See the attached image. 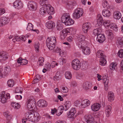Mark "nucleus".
Segmentation results:
<instances>
[{
  "label": "nucleus",
  "instance_id": "obj_1",
  "mask_svg": "<svg viewBox=\"0 0 123 123\" xmlns=\"http://www.w3.org/2000/svg\"><path fill=\"white\" fill-rule=\"evenodd\" d=\"M25 116L29 120L34 123L38 122L41 118L40 114L37 112H27L25 113Z\"/></svg>",
  "mask_w": 123,
  "mask_h": 123
},
{
  "label": "nucleus",
  "instance_id": "obj_2",
  "mask_svg": "<svg viewBox=\"0 0 123 123\" xmlns=\"http://www.w3.org/2000/svg\"><path fill=\"white\" fill-rule=\"evenodd\" d=\"M70 18L69 14L65 13L62 15L61 17V20L66 25H73L74 23V21L72 19Z\"/></svg>",
  "mask_w": 123,
  "mask_h": 123
},
{
  "label": "nucleus",
  "instance_id": "obj_3",
  "mask_svg": "<svg viewBox=\"0 0 123 123\" xmlns=\"http://www.w3.org/2000/svg\"><path fill=\"white\" fill-rule=\"evenodd\" d=\"M104 52L102 50H98L96 56L100 58L99 60L100 64L102 66H105L106 64L107 61L105 59L106 56L104 54Z\"/></svg>",
  "mask_w": 123,
  "mask_h": 123
},
{
  "label": "nucleus",
  "instance_id": "obj_4",
  "mask_svg": "<svg viewBox=\"0 0 123 123\" xmlns=\"http://www.w3.org/2000/svg\"><path fill=\"white\" fill-rule=\"evenodd\" d=\"M10 97V95L8 93H6L5 94L4 92H2L0 94V98L1 99V102L2 103L7 102V99H9Z\"/></svg>",
  "mask_w": 123,
  "mask_h": 123
},
{
  "label": "nucleus",
  "instance_id": "obj_5",
  "mask_svg": "<svg viewBox=\"0 0 123 123\" xmlns=\"http://www.w3.org/2000/svg\"><path fill=\"white\" fill-rule=\"evenodd\" d=\"M83 12L82 8H77L75 10L73 13V17L75 18H78L82 16Z\"/></svg>",
  "mask_w": 123,
  "mask_h": 123
},
{
  "label": "nucleus",
  "instance_id": "obj_6",
  "mask_svg": "<svg viewBox=\"0 0 123 123\" xmlns=\"http://www.w3.org/2000/svg\"><path fill=\"white\" fill-rule=\"evenodd\" d=\"M73 68L75 70H78L80 67V62L79 60L76 59L73 60L72 63Z\"/></svg>",
  "mask_w": 123,
  "mask_h": 123
},
{
  "label": "nucleus",
  "instance_id": "obj_7",
  "mask_svg": "<svg viewBox=\"0 0 123 123\" xmlns=\"http://www.w3.org/2000/svg\"><path fill=\"white\" fill-rule=\"evenodd\" d=\"M85 38L83 35H80L78 38V45L79 47H82L85 43Z\"/></svg>",
  "mask_w": 123,
  "mask_h": 123
},
{
  "label": "nucleus",
  "instance_id": "obj_8",
  "mask_svg": "<svg viewBox=\"0 0 123 123\" xmlns=\"http://www.w3.org/2000/svg\"><path fill=\"white\" fill-rule=\"evenodd\" d=\"M28 7L29 9L31 11H35L37 7V3L34 1H31L29 2Z\"/></svg>",
  "mask_w": 123,
  "mask_h": 123
},
{
  "label": "nucleus",
  "instance_id": "obj_9",
  "mask_svg": "<svg viewBox=\"0 0 123 123\" xmlns=\"http://www.w3.org/2000/svg\"><path fill=\"white\" fill-rule=\"evenodd\" d=\"M13 6L16 9H19L22 8L23 4L20 0H16L13 3Z\"/></svg>",
  "mask_w": 123,
  "mask_h": 123
},
{
  "label": "nucleus",
  "instance_id": "obj_10",
  "mask_svg": "<svg viewBox=\"0 0 123 123\" xmlns=\"http://www.w3.org/2000/svg\"><path fill=\"white\" fill-rule=\"evenodd\" d=\"M51 39L49 37H48L46 41V44L47 46L49 49L50 50H52L54 49V43L52 41Z\"/></svg>",
  "mask_w": 123,
  "mask_h": 123
},
{
  "label": "nucleus",
  "instance_id": "obj_11",
  "mask_svg": "<svg viewBox=\"0 0 123 123\" xmlns=\"http://www.w3.org/2000/svg\"><path fill=\"white\" fill-rule=\"evenodd\" d=\"M91 24L89 22L84 24L82 25L83 31L85 33H86L91 28Z\"/></svg>",
  "mask_w": 123,
  "mask_h": 123
},
{
  "label": "nucleus",
  "instance_id": "obj_12",
  "mask_svg": "<svg viewBox=\"0 0 123 123\" xmlns=\"http://www.w3.org/2000/svg\"><path fill=\"white\" fill-rule=\"evenodd\" d=\"M9 19L5 17H1L0 19V26H2L7 24L9 21Z\"/></svg>",
  "mask_w": 123,
  "mask_h": 123
},
{
  "label": "nucleus",
  "instance_id": "obj_13",
  "mask_svg": "<svg viewBox=\"0 0 123 123\" xmlns=\"http://www.w3.org/2000/svg\"><path fill=\"white\" fill-rule=\"evenodd\" d=\"M103 24L105 26V27L107 28H108L110 26V27L111 28H113L114 30H115L116 29V30H117V27L116 26H114L113 27V26H111H111V21L109 20H105L103 21Z\"/></svg>",
  "mask_w": 123,
  "mask_h": 123
},
{
  "label": "nucleus",
  "instance_id": "obj_14",
  "mask_svg": "<svg viewBox=\"0 0 123 123\" xmlns=\"http://www.w3.org/2000/svg\"><path fill=\"white\" fill-rule=\"evenodd\" d=\"M64 109V107L62 106H60L57 110L54 108V114L56 113V115L57 116H59L62 113L63 110Z\"/></svg>",
  "mask_w": 123,
  "mask_h": 123
},
{
  "label": "nucleus",
  "instance_id": "obj_15",
  "mask_svg": "<svg viewBox=\"0 0 123 123\" xmlns=\"http://www.w3.org/2000/svg\"><path fill=\"white\" fill-rule=\"evenodd\" d=\"M97 20V23L96 24V26L98 27L101 25L104 21L102 17L100 14L98 15Z\"/></svg>",
  "mask_w": 123,
  "mask_h": 123
},
{
  "label": "nucleus",
  "instance_id": "obj_16",
  "mask_svg": "<svg viewBox=\"0 0 123 123\" xmlns=\"http://www.w3.org/2000/svg\"><path fill=\"white\" fill-rule=\"evenodd\" d=\"M38 105L39 107H46L47 105L48 104L47 102L43 99L39 100L37 102Z\"/></svg>",
  "mask_w": 123,
  "mask_h": 123
},
{
  "label": "nucleus",
  "instance_id": "obj_17",
  "mask_svg": "<svg viewBox=\"0 0 123 123\" xmlns=\"http://www.w3.org/2000/svg\"><path fill=\"white\" fill-rule=\"evenodd\" d=\"M82 49V51L84 54L86 55H89L91 52V49L88 47H84L83 46L80 47Z\"/></svg>",
  "mask_w": 123,
  "mask_h": 123
},
{
  "label": "nucleus",
  "instance_id": "obj_18",
  "mask_svg": "<svg viewBox=\"0 0 123 123\" xmlns=\"http://www.w3.org/2000/svg\"><path fill=\"white\" fill-rule=\"evenodd\" d=\"M100 107V105L98 103L94 104L92 105L91 106L92 110L94 111H98Z\"/></svg>",
  "mask_w": 123,
  "mask_h": 123
},
{
  "label": "nucleus",
  "instance_id": "obj_19",
  "mask_svg": "<svg viewBox=\"0 0 123 123\" xmlns=\"http://www.w3.org/2000/svg\"><path fill=\"white\" fill-rule=\"evenodd\" d=\"M46 11L50 15H52L54 13V10L53 7L49 5H48L46 7Z\"/></svg>",
  "mask_w": 123,
  "mask_h": 123
},
{
  "label": "nucleus",
  "instance_id": "obj_20",
  "mask_svg": "<svg viewBox=\"0 0 123 123\" xmlns=\"http://www.w3.org/2000/svg\"><path fill=\"white\" fill-rule=\"evenodd\" d=\"M97 40L100 43H102L105 40V37L103 34H99L97 35Z\"/></svg>",
  "mask_w": 123,
  "mask_h": 123
},
{
  "label": "nucleus",
  "instance_id": "obj_21",
  "mask_svg": "<svg viewBox=\"0 0 123 123\" xmlns=\"http://www.w3.org/2000/svg\"><path fill=\"white\" fill-rule=\"evenodd\" d=\"M7 53L5 52H2L0 53V60L3 61L5 60L8 58Z\"/></svg>",
  "mask_w": 123,
  "mask_h": 123
},
{
  "label": "nucleus",
  "instance_id": "obj_22",
  "mask_svg": "<svg viewBox=\"0 0 123 123\" xmlns=\"http://www.w3.org/2000/svg\"><path fill=\"white\" fill-rule=\"evenodd\" d=\"M114 18L116 19H119L121 17V14L120 12L117 11H114L113 13Z\"/></svg>",
  "mask_w": 123,
  "mask_h": 123
},
{
  "label": "nucleus",
  "instance_id": "obj_23",
  "mask_svg": "<svg viewBox=\"0 0 123 123\" xmlns=\"http://www.w3.org/2000/svg\"><path fill=\"white\" fill-rule=\"evenodd\" d=\"M103 82L105 84V89L107 90L108 89V84L109 82V80L107 79L106 75L103 76L102 77Z\"/></svg>",
  "mask_w": 123,
  "mask_h": 123
},
{
  "label": "nucleus",
  "instance_id": "obj_24",
  "mask_svg": "<svg viewBox=\"0 0 123 123\" xmlns=\"http://www.w3.org/2000/svg\"><path fill=\"white\" fill-rule=\"evenodd\" d=\"M90 104V102L88 100L85 99L82 101L81 105L82 108H85L88 106Z\"/></svg>",
  "mask_w": 123,
  "mask_h": 123
},
{
  "label": "nucleus",
  "instance_id": "obj_25",
  "mask_svg": "<svg viewBox=\"0 0 123 123\" xmlns=\"http://www.w3.org/2000/svg\"><path fill=\"white\" fill-rule=\"evenodd\" d=\"M108 97L109 101H113L114 98V94L113 92L111 91L109 92H108Z\"/></svg>",
  "mask_w": 123,
  "mask_h": 123
},
{
  "label": "nucleus",
  "instance_id": "obj_26",
  "mask_svg": "<svg viewBox=\"0 0 123 123\" xmlns=\"http://www.w3.org/2000/svg\"><path fill=\"white\" fill-rule=\"evenodd\" d=\"M84 117L85 121L88 123V122L91 121H93L94 120V118L93 115H88L85 116Z\"/></svg>",
  "mask_w": 123,
  "mask_h": 123
},
{
  "label": "nucleus",
  "instance_id": "obj_27",
  "mask_svg": "<svg viewBox=\"0 0 123 123\" xmlns=\"http://www.w3.org/2000/svg\"><path fill=\"white\" fill-rule=\"evenodd\" d=\"M102 14L105 17H109L111 15V12L108 10L105 9L103 11Z\"/></svg>",
  "mask_w": 123,
  "mask_h": 123
},
{
  "label": "nucleus",
  "instance_id": "obj_28",
  "mask_svg": "<svg viewBox=\"0 0 123 123\" xmlns=\"http://www.w3.org/2000/svg\"><path fill=\"white\" fill-rule=\"evenodd\" d=\"M117 45L119 48H121L123 46V38H118L117 39Z\"/></svg>",
  "mask_w": 123,
  "mask_h": 123
},
{
  "label": "nucleus",
  "instance_id": "obj_29",
  "mask_svg": "<svg viewBox=\"0 0 123 123\" xmlns=\"http://www.w3.org/2000/svg\"><path fill=\"white\" fill-rule=\"evenodd\" d=\"M63 23L60 21H58L57 22L56 26L57 30L60 31L62 30L63 28Z\"/></svg>",
  "mask_w": 123,
  "mask_h": 123
},
{
  "label": "nucleus",
  "instance_id": "obj_30",
  "mask_svg": "<svg viewBox=\"0 0 123 123\" xmlns=\"http://www.w3.org/2000/svg\"><path fill=\"white\" fill-rule=\"evenodd\" d=\"M111 107L110 106H108L106 107L105 111L107 117H108L109 116V115L111 111Z\"/></svg>",
  "mask_w": 123,
  "mask_h": 123
},
{
  "label": "nucleus",
  "instance_id": "obj_31",
  "mask_svg": "<svg viewBox=\"0 0 123 123\" xmlns=\"http://www.w3.org/2000/svg\"><path fill=\"white\" fill-rule=\"evenodd\" d=\"M106 33L107 35L108 36V38L111 39L113 37V31L108 30L106 31Z\"/></svg>",
  "mask_w": 123,
  "mask_h": 123
},
{
  "label": "nucleus",
  "instance_id": "obj_32",
  "mask_svg": "<svg viewBox=\"0 0 123 123\" xmlns=\"http://www.w3.org/2000/svg\"><path fill=\"white\" fill-rule=\"evenodd\" d=\"M102 31L101 28L99 27L96 29H94L93 31V34L94 35H97L98 34L100 33Z\"/></svg>",
  "mask_w": 123,
  "mask_h": 123
},
{
  "label": "nucleus",
  "instance_id": "obj_33",
  "mask_svg": "<svg viewBox=\"0 0 123 123\" xmlns=\"http://www.w3.org/2000/svg\"><path fill=\"white\" fill-rule=\"evenodd\" d=\"M11 71V69L9 66L6 67L5 68L3 76L7 75Z\"/></svg>",
  "mask_w": 123,
  "mask_h": 123
},
{
  "label": "nucleus",
  "instance_id": "obj_34",
  "mask_svg": "<svg viewBox=\"0 0 123 123\" xmlns=\"http://www.w3.org/2000/svg\"><path fill=\"white\" fill-rule=\"evenodd\" d=\"M49 3L48 0H40L39 2V3L42 6H46L48 5H49L48 4Z\"/></svg>",
  "mask_w": 123,
  "mask_h": 123
},
{
  "label": "nucleus",
  "instance_id": "obj_35",
  "mask_svg": "<svg viewBox=\"0 0 123 123\" xmlns=\"http://www.w3.org/2000/svg\"><path fill=\"white\" fill-rule=\"evenodd\" d=\"M65 106L64 107V109L65 111L68 110L69 108L71 106V103L70 102L68 101H66L64 104Z\"/></svg>",
  "mask_w": 123,
  "mask_h": 123
},
{
  "label": "nucleus",
  "instance_id": "obj_36",
  "mask_svg": "<svg viewBox=\"0 0 123 123\" xmlns=\"http://www.w3.org/2000/svg\"><path fill=\"white\" fill-rule=\"evenodd\" d=\"M27 107L28 109L30 110H31V109L34 108V107H35V104H33L31 102H27Z\"/></svg>",
  "mask_w": 123,
  "mask_h": 123
},
{
  "label": "nucleus",
  "instance_id": "obj_37",
  "mask_svg": "<svg viewBox=\"0 0 123 123\" xmlns=\"http://www.w3.org/2000/svg\"><path fill=\"white\" fill-rule=\"evenodd\" d=\"M54 25V22L52 21H49L46 23L47 27L49 29H51L52 28Z\"/></svg>",
  "mask_w": 123,
  "mask_h": 123
},
{
  "label": "nucleus",
  "instance_id": "obj_38",
  "mask_svg": "<svg viewBox=\"0 0 123 123\" xmlns=\"http://www.w3.org/2000/svg\"><path fill=\"white\" fill-rule=\"evenodd\" d=\"M83 87L85 89L87 90L90 89L91 88V85L88 82H86L83 85Z\"/></svg>",
  "mask_w": 123,
  "mask_h": 123
},
{
  "label": "nucleus",
  "instance_id": "obj_39",
  "mask_svg": "<svg viewBox=\"0 0 123 123\" xmlns=\"http://www.w3.org/2000/svg\"><path fill=\"white\" fill-rule=\"evenodd\" d=\"M73 30V29L72 28H67L66 29H64L62 30V33L67 35V34H68V33H70L69 31H72Z\"/></svg>",
  "mask_w": 123,
  "mask_h": 123
},
{
  "label": "nucleus",
  "instance_id": "obj_40",
  "mask_svg": "<svg viewBox=\"0 0 123 123\" xmlns=\"http://www.w3.org/2000/svg\"><path fill=\"white\" fill-rule=\"evenodd\" d=\"M46 10L44 7H42L40 8L39 10V13L42 15H44L46 13Z\"/></svg>",
  "mask_w": 123,
  "mask_h": 123
},
{
  "label": "nucleus",
  "instance_id": "obj_41",
  "mask_svg": "<svg viewBox=\"0 0 123 123\" xmlns=\"http://www.w3.org/2000/svg\"><path fill=\"white\" fill-rule=\"evenodd\" d=\"M102 5L105 8L108 9L110 8L109 5L108 3L105 0H103Z\"/></svg>",
  "mask_w": 123,
  "mask_h": 123
},
{
  "label": "nucleus",
  "instance_id": "obj_42",
  "mask_svg": "<svg viewBox=\"0 0 123 123\" xmlns=\"http://www.w3.org/2000/svg\"><path fill=\"white\" fill-rule=\"evenodd\" d=\"M44 61V59L42 57H40L39 58L37 63L40 66H42L43 64Z\"/></svg>",
  "mask_w": 123,
  "mask_h": 123
},
{
  "label": "nucleus",
  "instance_id": "obj_43",
  "mask_svg": "<svg viewBox=\"0 0 123 123\" xmlns=\"http://www.w3.org/2000/svg\"><path fill=\"white\" fill-rule=\"evenodd\" d=\"M12 106L15 109H18L20 107V105L18 103L12 102L11 104Z\"/></svg>",
  "mask_w": 123,
  "mask_h": 123
},
{
  "label": "nucleus",
  "instance_id": "obj_44",
  "mask_svg": "<svg viewBox=\"0 0 123 123\" xmlns=\"http://www.w3.org/2000/svg\"><path fill=\"white\" fill-rule=\"evenodd\" d=\"M7 84L9 86L12 87L14 84V81L12 79H9L7 82Z\"/></svg>",
  "mask_w": 123,
  "mask_h": 123
},
{
  "label": "nucleus",
  "instance_id": "obj_45",
  "mask_svg": "<svg viewBox=\"0 0 123 123\" xmlns=\"http://www.w3.org/2000/svg\"><path fill=\"white\" fill-rule=\"evenodd\" d=\"M65 76L66 78L70 79L72 78V75L70 72L67 71L65 74Z\"/></svg>",
  "mask_w": 123,
  "mask_h": 123
},
{
  "label": "nucleus",
  "instance_id": "obj_46",
  "mask_svg": "<svg viewBox=\"0 0 123 123\" xmlns=\"http://www.w3.org/2000/svg\"><path fill=\"white\" fill-rule=\"evenodd\" d=\"M27 102H31L33 104H35V100L34 98L32 96H31L29 99L28 100Z\"/></svg>",
  "mask_w": 123,
  "mask_h": 123
},
{
  "label": "nucleus",
  "instance_id": "obj_47",
  "mask_svg": "<svg viewBox=\"0 0 123 123\" xmlns=\"http://www.w3.org/2000/svg\"><path fill=\"white\" fill-rule=\"evenodd\" d=\"M117 65L116 63H112L110 65L109 68L112 70H114L115 69V67Z\"/></svg>",
  "mask_w": 123,
  "mask_h": 123
},
{
  "label": "nucleus",
  "instance_id": "obj_48",
  "mask_svg": "<svg viewBox=\"0 0 123 123\" xmlns=\"http://www.w3.org/2000/svg\"><path fill=\"white\" fill-rule=\"evenodd\" d=\"M33 25L31 24L30 23H28L27 29L29 31H32L33 28Z\"/></svg>",
  "mask_w": 123,
  "mask_h": 123
},
{
  "label": "nucleus",
  "instance_id": "obj_49",
  "mask_svg": "<svg viewBox=\"0 0 123 123\" xmlns=\"http://www.w3.org/2000/svg\"><path fill=\"white\" fill-rule=\"evenodd\" d=\"M68 88L66 87H62L61 88V91L63 92L67 93L68 91Z\"/></svg>",
  "mask_w": 123,
  "mask_h": 123
},
{
  "label": "nucleus",
  "instance_id": "obj_50",
  "mask_svg": "<svg viewBox=\"0 0 123 123\" xmlns=\"http://www.w3.org/2000/svg\"><path fill=\"white\" fill-rule=\"evenodd\" d=\"M76 4V2L75 1H71L68 2V5L69 6H73L75 5Z\"/></svg>",
  "mask_w": 123,
  "mask_h": 123
},
{
  "label": "nucleus",
  "instance_id": "obj_51",
  "mask_svg": "<svg viewBox=\"0 0 123 123\" xmlns=\"http://www.w3.org/2000/svg\"><path fill=\"white\" fill-rule=\"evenodd\" d=\"M118 55L120 58H123V49H120L118 53Z\"/></svg>",
  "mask_w": 123,
  "mask_h": 123
},
{
  "label": "nucleus",
  "instance_id": "obj_52",
  "mask_svg": "<svg viewBox=\"0 0 123 123\" xmlns=\"http://www.w3.org/2000/svg\"><path fill=\"white\" fill-rule=\"evenodd\" d=\"M66 60L64 58H61L60 60V64L61 65L65 64L66 62Z\"/></svg>",
  "mask_w": 123,
  "mask_h": 123
},
{
  "label": "nucleus",
  "instance_id": "obj_53",
  "mask_svg": "<svg viewBox=\"0 0 123 123\" xmlns=\"http://www.w3.org/2000/svg\"><path fill=\"white\" fill-rule=\"evenodd\" d=\"M15 91L16 93H21L22 92V89L20 87H17L16 88Z\"/></svg>",
  "mask_w": 123,
  "mask_h": 123
},
{
  "label": "nucleus",
  "instance_id": "obj_54",
  "mask_svg": "<svg viewBox=\"0 0 123 123\" xmlns=\"http://www.w3.org/2000/svg\"><path fill=\"white\" fill-rule=\"evenodd\" d=\"M60 76V74L59 72H57L56 73L54 78H55V79H56L57 80H59L60 78V77H59Z\"/></svg>",
  "mask_w": 123,
  "mask_h": 123
},
{
  "label": "nucleus",
  "instance_id": "obj_55",
  "mask_svg": "<svg viewBox=\"0 0 123 123\" xmlns=\"http://www.w3.org/2000/svg\"><path fill=\"white\" fill-rule=\"evenodd\" d=\"M36 50L37 51H38L39 48V44L38 43H36L34 45Z\"/></svg>",
  "mask_w": 123,
  "mask_h": 123
},
{
  "label": "nucleus",
  "instance_id": "obj_56",
  "mask_svg": "<svg viewBox=\"0 0 123 123\" xmlns=\"http://www.w3.org/2000/svg\"><path fill=\"white\" fill-rule=\"evenodd\" d=\"M21 61L22 63H21V65H25L28 62L27 60L24 59H22Z\"/></svg>",
  "mask_w": 123,
  "mask_h": 123
},
{
  "label": "nucleus",
  "instance_id": "obj_57",
  "mask_svg": "<svg viewBox=\"0 0 123 123\" xmlns=\"http://www.w3.org/2000/svg\"><path fill=\"white\" fill-rule=\"evenodd\" d=\"M74 114H72V113H70V112H69L67 114L68 117L70 118H74Z\"/></svg>",
  "mask_w": 123,
  "mask_h": 123
},
{
  "label": "nucleus",
  "instance_id": "obj_58",
  "mask_svg": "<svg viewBox=\"0 0 123 123\" xmlns=\"http://www.w3.org/2000/svg\"><path fill=\"white\" fill-rule=\"evenodd\" d=\"M72 113V114H75V113H76V109L74 108H72L70 110V111H69Z\"/></svg>",
  "mask_w": 123,
  "mask_h": 123
},
{
  "label": "nucleus",
  "instance_id": "obj_59",
  "mask_svg": "<svg viewBox=\"0 0 123 123\" xmlns=\"http://www.w3.org/2000/svg\"><path fill=\"white\" fill-rule=\"evenodd\" d=\"M59 52V55L61 57H63L65 56L66 53L65 52L62 51H60Z\"/></svg>",
  "mask_w": 123,
  "mask_h": 123
},
{
  "label": "nucleus",
  "instance_id": "obj_60",
  "mask_svg": "<svg viewBox=\"0 0 123 123\" xmlns=\"http://www.w3.org/2000/svg\"><path fill=\"white\" fill-rule=\"evenodd\" d=\"M5 10L4 8H0V15H1L5 13Z\"/></svg>",
  "mask_w": 123,
  "mask_h": 123
},
{
  "label": "nucleus",
  "instance_id": "obj_61",
  "mask_svg": "<svg viewBox=\"0 0 123 123\" xmlns=\"http://www.w3.org/2000/svg\"><path fill=\"white\" fill-rule=\"evenodd\" d=\"M67 36V35L65 34L62 33V34L60 36V38L62 40H64Z\"/></svg>",
  "mask_w": 123,
  "mask_h": 123
},
{
  "label": "nucleus",
  "instance_id": "obj_62",
  "mask_svg": "<svg viewBox=\"0 0 123 123\" xmlns=\"http://www.w3.org/2000/svg\"><path fill=\"white\" fill-rule=\"evenodd\" d=\"M54 49V51L56 52L59 53V52L61 50V49L59 48H58L57 47H56Z\"/></svg>",
  "mask_w": 123,
  "mask_h": 123
},
{
  "label": "nucleus",
  "instance_id": "obj_63",
  "mask_svg": "<svg viewBox=\"0 0 123 123\" xmlns=\"http://www.w3.org/2000/svg\"><path fill=\"white\" fill-rule=\"evenodd\" d=\"M11 115L9 114L8 115H7V116L6 117V120L10 121L11 118Z\"/></svg>",
  "mask_w": 123,
  "mask_h": 123
},
{
  "label": "nucleus",
  "instance_id": "obj_64",
  "mask_svg": "<svg viewBox=\"0 0 123 123\" xmlns=\"http://www.w3.org/2000/svg\"><path fill=\"white\" fill-rule=\"evenodd\" d=\"M17 100H20L22 98V97L21 95H17L15 96Z\"/></svg>",
  "mask_w": 123,
  "mask_h": 123
}]
</instances>
